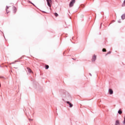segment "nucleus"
<instances>
[{
    "instance_id": "obj_3",
    "label": "nucleus",
    "mask_w": 125,
    "mask_h": 125,
    "mask_svg": "<svg viewBox=\"0 0 125 125\" xmlns=\"http://www.w3.org/2000/svg\"><path fill=\"white\" fill-rule=\"evenodd\" d=\"M66 103L69 105L70 108H72V107H73V104H71L70 102H67Z\"/></svg>"
},
{
    "instance_id": "obj_11",
    "label": "nucleus",
    "mask_w": 125,
    "mask_h": 125,
    "mask_svg": "<svg viewBox=\"0 0 125 125\" xmlns=\"http://www.w3.org/2000/svg\"><path fill=\"white\" fill-rule=\"evenodd\" d=\"M54 15L56 17H57V16H58V14H57V13H55Z\"/></svg>"
},
{
    "instance_id": "obj_1",
    "label": "nucleus",
    "mask_w": 125,
    "mask_h": 125,
    "mask_svg": "<svg viewBox=\"0 0 125 125\" xmlns=\"http://www.w3.org/2000/svg\"><path fill=\"white\" fill-rule=\"evenodd\" d=\"M75 2H76V0H72L69 3V7H73Z\"/></svg>"
},
{
    "instance_id": "obj_8",
    "label": "nucleus",
    "mask_w": 125,
    "mask_h": 125,
    "mask_svg": "<svg viewBox=\"0 0 125 125\" xmlns=\"http://www.w3.org/2000/svg\"><path fill=\"white\" fill-rule=\"evenodd\" d=\"M13 10H14V13H16V11H17V10L16 9V8L13 7Z\"/></svg>"
},
{
    "instance_id": "obj_7",
    "label": "nucleus",
    "mask_w": 125,
    "mask_h": 125,
    "mask_svg": "<svg viewBox=\"0 0 125 125\" xmlns=\"http://www.w3.org/2000/svg\"><path fill=\"white\" fill-rule=\"evenodd\" d=\"M27 69L28 72H29V73H31L32 70H31V69H30V68L27 67Z\"/></svg>"
},
{
    "instance_id": "obj_19",
    "label": "nucleus",
    "mask_w": 125,
    "mask_h": 125,
    "mask_svg": "<svg viewBox=\"0 0 125 125\" xmlns=\"http://www.w3.org/2000/svg\"><path fill=\"white\" fill-rule=\"evenodd\" d=\"M0 86H1V85H0Z\"/></svg>"
},
{
    "instance_id": "obj_9",
    "label": "nucleus",
    "mask_w": 125,
    "mask_h": 125,
    "mask_svg": "<svg viewBox=\"0 0 125 125\" xmlns=\"http://www.w3.org/2000/svg\"><path fill=\"white\" fill-rule=\"evenodd\" d=\"M6 11L7 14L9 13V11H8V7H6Z\"/></svg>"
},
{
    "instance_id": "obj_17",
    "label": "nucleus",
    "mask_w": 125,
    "mask_h": 125,
    "mask_svg": "<svg viewBox=\"0 0 125 125\" xmlns=\"http://www.w3.org/2000/svg\"><path fill=\"white\" fill-rule=\"evenodd\" d=\"M123 124H124L125 125V116L124 117V121L123 122Z\"/></svg>"
},
{
    "instance_id": "obj_13",
    "label": "nucleus",
    "mask_w": 125,
    "mask_h": 125,
    "mask_svg": "<svg viewBox=\"0 0 125 125\" xmlns=\"http://www.w3.org/2000/svg\"><path fill=\"white\" fill-rule=\"evenodd\" d=\"M48 68H49V66H48L47 65H45V69H48Z\"/></svg>"
},
{
    "instance_id": "obj_14",
    "label": "nucleus",
    "mask_w": 125,
    "mask_h": 125,
    "mask_svg": "<svg viewBox=\"0 0 125 125\" xmlns=\"http://www.w3.org/2000/svg\"><path fill=\"white\" fill-rule=\"evenodd\" d=\"M103 52H106V49L105 48L103 49Z\"/></svg>"
},
{
    "instance_id": "obj_15",
    "label": "nucleus",
    "mask_w": 125,
    "mask_h": 125,
    "mask_svg": "<svg viewBox=\"0 0 125 125\" xmlns=\"http://www.w3.org/2000/svg\"><path fill=\"white\" fill-rule=\"evenodd\" d=\"M125 0L124 1V4L122 5V6H125Z\"/></svg>"
},
{
    "instance_id": "obj_16",
    "label": "nucleus",
    "mask_w": 125,
    "mask_h": 125,
    "mask_svg": "<svg viewBox=\"0 0 125 125\" xmlns=\"http://www.w3.org/2000/svg\"><path fill=\"white\" fill-rule=\"evenodd\" d=\"M108 54H111V51L107 52V53L106 54V55H108Z\"/></svg>"
},
{
    "instance_id": "obj_10",
    "label": "nucleus",
    "mask_w": 125,
    "mask_h": 125,
    "mask_svg": "<svg viewBox=\"0 0 125 125\" xmlns=\"http://www.w3.org/2000/svg\"><path fill=\"white\" fill-rule=\"evenodd\" d=\"M122 113H123V111H122V110H119L118 111V114H119L120 115H121V114H122Z\"/></svg>"
},
{
    "instance_id": "obj_5",
    "label": "nucleus",
    "mask_w": 125,
    "mask_h": 125,
    "mask_svg": "<svg viewBox=\"0 0 125 125\" xmlns=\"http://www.w3.org/2000/svg\"><path fill=\"white\" fill-rule=\"evenodd\" d=\"M109 94H113V90L112 89H109Z\"/></svg>"
},
{
    "instance_id": "obj_4",
    "label": "nucleus",
    "mask_w": 125,
    "mask_h": 125,
    "mask_svg": "<svg viewBox=\"0 0 125 125\" xmlns=\"http://www.w3.org/2000/svg\"><path fill=\"white\" fill-rule=\"evenodd\" d=\"M95 60H96V56L94 55L92 58V61L94 62Z\"/></svg>"
},
{
    "instance_id": "obj_12",
    "label": "nucleus",
    "mask_w": 125,
    "mask_h": 125,
    "mask_svg": "<svg viewBox=\"0 0 125 125\" xmlns=\"http://www.w3.org/2000/svg\"><path fill=\"white\" fill-rule=\"evenodd\" d=\"M122 19H125V15H123L122 16Z\"/></svg>"
},
{
    "instance_id": "obj_18",
    "label": "nucleus",
    "mask_w": 125,
    "mask_h": 125,
    "mask_svg": "<svg viewBox=\"0 0 125 125\" xmlns=\"http://www.w3.org/2000/svg\"><path fill=\"white\" fill-rule=\"evenodd\" d=\"M0 79H3V77H0Z\"/></svg>"
},
{
    "instance_id": "obj_2",
    "label": "nucleus",
    "mask_w": 125,
    "mask_h": 125,
    "mask_svg": "<svg viewBox=\"0 0 125 125\" xmlns=\"http://www.w3.org/2000/svg\"><path fill=\"white\" fill-rule=\"evenodd\" d=\"M47 0V5H48V6H49V7H51V5L50 4V3L52 2V0Z\"/></svg>"
},
{
    "instance_id": "obj_6",
    "label": "nucleus",
    "mask_w": 125,
    "mask_h": 125,
    "mask_svg": "<svg viewBox=\"0 0 125 125\" xmlns=\"http://www.w3.org/2000/svg\"><path fill=\"white\" fill-rule=\"evenodd\" d=\"M115 125H120V121L119 120L116 121Z\"/></svg>"
}]
</instances>
